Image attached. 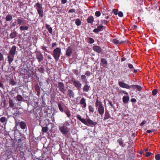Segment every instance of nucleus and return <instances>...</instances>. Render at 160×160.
Wrapping results in <instances>:
<instances>
[{
  "instance_id": "nucleus-1",
  "label": "nucleus",
  "mask_w": 160,
  "mask_h": 160,
  "mask_svg": "<svg viewBox=\"0 0 160 160\" xmlns=\"http://www.w3.org/2000/svg\"><path fill=\"white\" fill-rule=\"evenodd\" d=\"M77 118L78 120H79L82 123L87 126L91 125L95 126L97 124V122H93L89 118L87 119L86 121L85 119L82 118H81V116L79 115H77Z\"/></svg>"
},
{
  "instance_id": "nucleus-2",
  "label": "nucleus",
  "mask_w": 160,
  "mask_h": 160,
  "mask_svg": "<svg viewBox=\"0 0 160 160\" xmlns=\"http://www.w3.org/2000/svg\"><path fill=\"white\" fill-rule=\"evenodd\" d=\"M61 53V49L60 48H57L53 50L52 55L56 62H57L59 59Z\"/></svg>"
},
{
  "instance_id": "nucleus-3",
  "label": "nucleus",
  "mask_w": 160,
  "mask_h": 160,
  "mask_svg": "<svg viewBox=\"0 0 160 160\" xmlns=\"http://www.w3.org/2000/svg\"><path fill=\"white\" fill-rule=\"evenodd\" d=\"M35 6L36 7V8L39 17L41 18H42L44 15V12L42 9V5L39 2H38L36 4Z\"/></svg>"
},
{
  "instance_id": "nucleus-4",
  "label": "nucleus",
  "mask_w": 160,
  "mask_h": 160,
  "mask_svg": "<svg viewBox=\"0 0 160 160\" xmlns=\"http://www.w3.org/2000/svg\"><path fill=\"white\" fill-rule=\"evenodd\" d=\"M59 130L61 133L64 135L67 134L68 132L69 131L70 129L64 126L59 127Z\"/></svg>"
},
{
  "instance_id": "nucleus-5",
  "label": "nucleus",
  "mask_w": 160,
  "mask_h": 160,
  "mask_svg": "<svg viewBox=\"0 0 160 160\" xmlns=\"http://www.w3.org/2000/svg\"><path fill=\"white\" fill-rule=\"evenodd\" d=\"M34 70L33 67L29 68L27 71L26 73L28 77H32L34 75Z\"/></svg>"
},
{
  "instance_id": "nucleus-6",
  "label": "nucleus",
  "mask_w": 160,
  "mask_h": 160,
  "mask_svg": "<svg viewBox=\"0 0 160 160\" xmlns=\"http://www.w3.org/2000/svg\"><path fill=\"white\" fill-rule=\"evenodd\" d=\"M58 87L59 90L63 93L64 94L66 90L64 89V84L62 82H60L58 83Z\"/></svg>"
},
{
  "instance_id": "nucleus-7",
  "label": "nucleus",
  "mask_w": 160,
  "mask_h": 160,
  "mask_svg": "<svg viewBox=\"0 0 160 160\" xmlns=\"http://www.w3.org/2000/svg\"><path fill=\"white\" fill-rule=\"evenodd\" d=\"M72 81L73 82L74 86L77 89H80L81 88L82 84L79 81L73 79L72 80Z\"/></svg>"
},
{
  "instance_id": "nucleus-8",
  "label": "nucleus",
  "mask_w": 160,
  "mask_h": 160,
  "mask_svg": "<svg viewBox=\"0 0 160 160\" xmlns=\"http://www.w3.org/2000/svg\"><path fill=\"white\" fill-rule=\"evenodd\" d=\"M15 55V54L8 53L7 58H8V61L9 64H11L13 60Z\"/></svg>"
},
{
  "instance_id": "nucleus-9",
  "label": "nucleus",
  "mask_w": 160,
  "mask_h": 160,
  "mask_svg": "<svg viewBox=\"0 0 160 160\" xmlns=\"http://www.w3.org/2000/svg\"><path fill=\"white\" fill-rule=\"evenodd\" d=\"M118 85L120 87L126 89H129L131 88L128 84L121 81L119 82Z\"/></svg>"
},
{
  "instance_id": "nucleus-10",
  "label": "nucleus",
  "mask_w": 160,
  "mask_h": 160,
  "mask_svg": "<svg viewBox=\"0 0 160 160\" xmlns=\"http://www.w3.org/2000/svg\"><path fill=\"white\" fill-rule=\"evenodd\" d=\"M93 50L95 52L98 53H100L102 51V49L98 46H94L92 47Z\"/></svg>"
},
{
  "instance_id": "nucleus-11",
  "label": "nucleus",
  "mask_w": 160,
  "mask_h": 160,
  "mask_svg": "<svg viewBox=\"0 0 160 160\" xmlns=\"http://www.w3.org/2000/svg\"><path fill=\"white\" fill-rule=\"evenodd\" d=\"M72 52V49L70 46H68L67 48L65 55L68 57H69Z\"/></svg>"
},
{
  "instance_id": "nucleus-12",
  "label": "nucleus",
  "mask_w": 160,
  "mask_h": 160,
  "mask_svg": "<svg viewBox=\"0 0 160 160\" xmlns=\"http://www.w3.org/2000/svg\"><path fill=\"white\" fill-rule=\"evenodd\" d=\"M36 57L39 62L43 60V55L42 53L40 52L37 54Z\"/></svg>"
},
{
  "instance_id": "nucleus-13",
  "label": "nucleus",
  "mask_w": 160,
  "mask_h": 160,
  "mask_svg": "<svg viewBox=\"0 0 160 160\" xmlns=\"http://www.w3.org/2000/svg\"><path fill=\"white\" fill-rule=\"evenodd\" d=\"M104 26L102 25L98 26L97 28L93 30V31L95 33H98L99 32L101 31L103 29Z\"/></svg>"
},
{
  "instance_id": "nucleus-14",
  "label": "nucleus",
  "mask_w": 160,
  "mask_h": 160,
  "mask_svg": "<svg viewBox=\"0 0 160 160\" xmlns=\"http://www.w3.org/2000/svg\"><path fill=\"white\" fill-rule=\"evenodd\" d=\"M86 99L84 98H82L80 101V104L81 105H83L82 108H85L86 107L87 104L86 102Z\"/></svg>"
},
{
  "instance_id": "nucleus-15",
  "label": "nucleus",
  "mask_w": 160,
  "mask_h": 160,
  "mask_svg": "<svg viewBox=\"0 0 160 160\" xmlns=\"http://www.w3.org/2000/svg\"><path fill=\"white\" fill-rule=\"evenodd\" d=\"M104 111V108L102 105L98 107V113L101 116H102L103 114Z\"/></svg>"
},
{
  "instance_id": "nucleus-16",
  "label": "nucleus",
  "mask_w": 160,
  "mask_h": 160,
  "mask_svg": "<svg viewBox=\"0 0 160 160\" xmlns=\"http://www.w3.org/2000/svg\"><path fill=\"white\" fill-rule=\"evenodd\" d=\"M130 87L133 89H136L138 91H141L142 89L141 86L137 85H132L130 86Z\"/></svg>"
},
{
  "instance_id": "nucleus-17",
  "label": "nucleus",
  "mask_w": 160,
  "mask_h": 160,
  "mask_svg": "<svg viewBox=\"0 0 160 160\" xmlns=\"http://www.w3.org/2000/svg\"><path fill=\"white\" fill-rule=\"evenodd\" d=\"M17 47L15 46H13L10 50L9 53L15 54Z\"/></svg>"
},
{
  "instance_id": "nucleus-18",
  "label": "nucleus",
  "mask_w": 160,
  "mask_h": 160,
  "mask_svg": "<svg viewBox=\"0 0 160 160\" xmlns=\"http://www.w3.org/2000/svg\"><path fill=\"white\" fill-rule=\"evenodd\" d=\"M87 20L88 23L92 24L94 21V18L93 16L91 15L88 17Z\"/></svg>"
},
{
  "instance_id": "nucleus-19",
  "label": "nucleus",
  "mask_w": 160,
  "mask_h": 160,
  "mask_svg": "<svg viewBox=\"0 0 160 160\" xmlns=\"http://www.w3.org/2000/svg\"><path fill=\"white\" fill-rule=\"evenodd\" d=\"M110 118V115L108 111H105L103 120H105Z\"/></svg>"
},
{
  "instance_id": "nucleus-20",
  "label": "nucleus",
  "mask_w": 160,
  "mask_h": 160,
  "mask_svg": "<svg viewBox=\"0 0 160 160\" xmlns=\"http://www.w3.org/2000/svg\"><path fill=\"white\" fill-rule=\"evenodd\" d=\"M45 26L46 29L48 30V32L51 34L52 33V27L50 26V25L46 23L45 24Z\"/></svg>"
},
{
  "instance_id": "nucleus-21",
  "label": "nucleus",
  "mask_w": 160,
  "mask_h": 160,
  "mask_svg": "<svg viewBox=\"0 0 160 160\" xmlns=\"http://www.w3.org/2000/svg\"><path fill=\"white\" fill-rule=\"evenodd\" d=\"M90 88V86H88L87 84L85 85L83 88V92H88Z\"/></svg>"
},
{
  "instance_id": "nucleus-22",
  "label": "nucleus",
  "mask_w": 160,
  "mask_h": 160,
  "mask_svg": "<svg viewBox=\"0 0 160 160\" xmlns=\"http://www.w3.org/2000/svg\"><path fill=\"white\" fill-rule=\"evenodd\" d=\"M96 102L95 103V105L96 107H99L102 105V103L100 101H99L98 100V97H97L96 99Z\"/></svg>"
},
{
  "instance_id": "nucleus-23",
  "label": "nucleus",
  "mask_w": 160,
  "mask_h": 160,
  "mask_svg": "<svg viewBox=\"0 0 160 160\" xmlns=\"http://www.w3.org/2000/svg\"><path fill=\"white\" fill-rule=\"evenodd\" d=\"M17 34L18 33L17 32L15 31H14L13 32L10 34L9 35L10 37L11 38L13 39L17 37Z\"/></svg>"
},
{
  "instance_id": "nucleus-24",
  "label": "nucleus",
  "mask_w": 160,
  "mask_h": 160,
  "mask_svg": "<svg viewBox=\"0 0 160 160\" xmlns=\"http://www.w3.org/2000/svg\"><path fill=\"white\" fill-rule=\"evenodd\" d=\"M129 97L128 96H124L122 98V101L124 103H127L129 100Z\"/></svg>"
},
{
  "instance_id": "nucleus-25",
  "label": "nucleus",
  "mask_w": 160,
  "mask_h": 160,
  "mask_svg": "<svg viewBox=\"0 0 160 160\" xmlns=\"http://www.w3.org/2000/svg\"><path fill=\"white\" fill-rule=\"evenodd\" d=\"M19 125L21 128L22 129H25L26 127V123L23 121L20 122Z\"/></svg>"
},
{
  "instance_id": "nucleus-26",
  "label": "nucleus",
  "mask_w": 160,
  "mask_h": 160,
  "mask_svg": "<svg viewBox=\"0 0 160 160\" xmlns=\"http://www.w3.org/2000/svg\"><path fill=\"white\" fill-rule=\"evenodd\" d=\"M35 89L37 92V95H38L40 93V88L38 85H35Z\"/></svg>"
},
{
  "instance_id": "nucleus-27",
  "label": "nucleus",
  "mask_w": 160,
  "mask_h": 160,
  "mask_svg": "<svg viewBox=\"0 0 160 160\" xmlns=\"http://www.w3.org/2000/svg\"><path fill=\"white\" fill-rule=\"evenodd\" d=\"M117 142L119 143V145L122 147H124V145H123V140H122V138H120L118 139Z\"/></svg>"
},
{
  "instance_id": "nucleus-28",
  "label": "nucleus",
  "mask_w": 160,
  "mask_h": 160,
  "mask_svg": "<svg viewBox=\"0 0 160 160\" xmlns=\"http://www.w3.org/2000/svg\"><path fill=\"white\" fill-rule=\"evenodd\" d=\"M24 21L25 20L22 19V18H18L17 20L18 24L19 25H21Z\"/></svg>"
},
{
  "instance_id": "nucleus-29",
  "label": "nucleus",
  "mask_w": 160,
  "mask_h": 160,
  "mask_svg": "<svg viewBox=\"0 0 160 160\" xmlns=\"http://www.w3.org/2000/svg\"><path fill=\"white\" fill-rule=\"evenodd\" d=\"M29 28L28 27L26 26H21L20 27L19 29L20 31H23L27 30Z\"/></svg>"
},
{
  "instance_id": "nucleus-30",
  "label": "nucleus",
  "mask_w": 160,
  "mask_h": 160,
  "mask_svg": "<svg viewBox=\"0 0 160 160\" xmlns=\"http://www.w3.org/2000/svg\"><path fill=\"white\" fill-rule=\"evenodd\" d=\"M68 95L69 97L71 98L73 97L74 94L72 90L69 89L68 91Z\"/></svg>"
},
{
  "instance_id": "nucleus-31",
  "label": "nucleus",
  "mask_w": 160,
  "mask_h": 160,
  "mask_svg": "<svg viewBox=\"0 0 160 160\" xmlns=\"http://www.w3.org/2000/svg\"><path fill=\"white\" fill-rule=\"evenodd\" d=\"M63 112L66 114L68 118H70L71 116V113L70 110L68 109L65 110Z\"/></svg>"
},
{
  "instance_id": "nucleus-32",
  "label": "nucleus",
  "mask_w": 160,
  "mask_h": 160,
  "mask_svg": "<svg viewBox=\"0 0 160 160\" xmlns=\"http://www.w3.org/2000/svg\"><path fill=\"white\" fill-rule=\"evenodd\" d=\"M12 19V16L10 14H8L6 16L5 19L7 21H11Z\"/></svg>"
},
{
  "instance_id": "nucleus-33",
  "label": "nucleus",
  "mask_w": 160,
  "mask_h": 160,
  "mask_svg": "<svg viewBox=\"0 0 160 160\" xmlns=\"http://www.w3.org/2000/svg\"><path fill=\"white\" fill-rule=\"evenodd\" d=\"M113 42L116 44H121L124 42V41L119 42V41L116 39H114L113 40Z\"/></svg>"
},
{
  "instance_id": "nucleus-34",
  "label": "nucleus",
  "mask_w": 160,
  "mask_h": 160,
  "mask_svg": "<svg viewBox=\"0 0 160 160\" xmlns=\"http://www.w3.org/2000/svg\"><path fill=\"white\" fill-rule=\"evenodd\" d=\"M101 63L103 65H105L106 66H107L108 64V61L105 58H102L101 59Z\"/></svg>"
},
{
  "instance_id": "nucleus-35",
  "label": "nucleus",
  "mask_w": 160,
  "mask_h": 160,
  "mask_svg": "<svg viewBox=\"0 0 160 160\" xmlns=\"http://www.w3.org/2000/svg\"><path fill=\"white\" fill-rule=\"evenodd\" d=\"M88 108L89 112L93 113L94 111V107L91 105H89L88 107Z\"/></svg>"
},
{
  "instance_id": "nucleus-36",
  "label": "nucleus",
  "mask_w": 160,
  "mask_h": 160,
  "mask_svg": "<svg viewBox=\"0 0 160 160\" xmlns=\"http://www.w3.org/2000/svg\"><path fill=\"white\" fill-rule=\"evenodd\" d=\"M75 23L77 26H80L81 24V22L79 18H77L76 21Z\"/></svg>"
},
{
  "instance_id": "nucleus-37",
  "label": "nucleus",
  "mask_w": 160,
  "mask_h": 160,
  "mask_svg": "<svg viewBox=\"0 0 160 160\" xmlns=\"http://www.w3.org/2000/svg\"><path fill=\"white\" fill-rule=\"evenodd\" d=\"M16 98L17 100L19 101H22L23 99L22 96L20 95H18Z\"/></svg>"
},
{
  "instance_id": "nucleus-38",
  "label": "nucleus",
  "mask_w": 160,
  "mask_h": 160,
  "mask_svg": "<svg viewBox=\"0 0 160 160\" xmlns=\"http://www.w3.org/2000/svg\"><path fill=\"white\" fill-rule=\"evenodd\" d=\"M58 108L59 109V110L61 112H63L64 110H63V108L62 107V106L61 104L59 102L58 103Z\"/></svg>"
},
{
  "instance_id": "nucleus-39",
  "label": "nucleus",
  "mask_w": 160,
  "mask_h": 160,
  "mask_svg": "<svg viewBox=\"0 0 160 160\" xmlns=\"http://www.w3.org/2000/svg\"><path fill=\"white\" fill-rule=\"evenodd\" d=\"M88 42L90 44H92L94 42V40L92 38H88Z\"/></svg>"
},
{
  "instance_id": "nucleus-40",
  "label": "nucleus",
  "mask_w": 160,
  "mask_h": 160,
  "mask_svg": "<svg viewBox=\"0 0 160 160\" xmlns=\"http://www.w3.org/2000/svg\"><path fill=\"white\" fill-rule=\"evenodd\" d=\"M48 130V128L47 127H44L42 128V132L44 133L46 132Z\"/></svg>"
},
{
  "instance_id": "nucleus-41",
  "label": "nucleus",
  "mask_w": 160,
  "mask_h": 160,
  "mask_svg": "<svg viewBox=\"0 0 160 160\" xmlns=\"http://www.w3.org/2000/svg\"><path fill=\"white\" fill-rule=\"evenodd\" d=\"M9 105L11 108H12L14 106L13 101L11 99L9 100Z\"/></svg>"
},
{
  "instance_id": "nucleus-42",
  "label": "nucleus",
  "mask_w": 160,
  "mask_h": 160,
  "mask_svg": "<svg viewBox=\"0 0 160 160\" xmlns=\"http://www.w3.org/2000/svg\"><path fill=\"white\" fill-rule=\"evenodd\" d=\"M38 70L41 73H42L44 70V69L43 66H42L38 69Z\"/></svg>"
},
{
  "instance_id": "nucleus-43",
  "label": "nucleus",
  "mask_w": 160,
  "mask_h": 160,
  "mask_svg": "<svg viewBox=\"0 0 160 160\" xmlns=\"http://www.w3.org/2000/svg\"><path fill=\"white\" fill-rule=\"evenodd\" d=\"M81 79L83 80V82H85V81L87 80L86 77L84 75H82L81 77Z\"/></svg>"
},
{
  "instance_id": "nucleus-44",
  "label": "nucleus",
  "mask_w": 160,
  "mask_h": 160,
  "mask_svg": "<svg viewBox=\"0 0 160 160\" xmlns=\"http://www.w3.org/2000/svg\"><path fill=\"white\" fill-rule=\"evenodd\" d=\"M10 84L14 86L16 85L17 84V83L14 81V80L12 79L10 81Z\"/></svg>"
},
{
  "instance_id": "nucleus-45",
  "label": "nucleus",
  "mask_w": 160,
  "mask_h": 160,
  "mask_svg": "<svg viewBox=\"0 0 160 160\" xmlns=\"http://www.w3.org/2000/svg\"><path fill=\"white\" fill-rule=\"evenodd\" d=\"M6 120V118L4 117H2L0 119V121L2 123L5 122Z\"/></svg>"
},
{
  "instance_id": "nucleus-46",
  "label": "nucleus",
  "mask_w": 160,
  "mask_h": 160,
  "mask_svg": "<svg viewBox=\"0 0 160 160\" xmlns=\"http://www.w3.org/2000/svg\"><path fill=\"white\" fill-rule=\"evenodd\" d=\"M158 90L157 89H154L152 92V94L153 96H155L158 92Z\"/></svg>"
},
{
  "instance_id": "nucleus-47",
  "label": "nucleus",
  "mask_w": 160,
  "mask_h": 160,
  "mask_svg": "<svg viewBox=\"0 0 160 160\" xmlns=\"http://www.w3.org/2000/svg\"><path fill=\"white\" fill-rule=\"evenodd\" d=\"M155 159L156 160H160V154H158L155 156Z\"/></svg>"
},
{
  "instance_id": "nucleus-48",
  "label": "nucleus",
  "mask_w": 160,
  "mask_h": 160,
  "mask_svg": "<svg viewBox=\"0 0 160 160\" xmlns=\"http://www.w3.org/2000/svg\"><path fill=\"white\" fill-rule=\"evenodd\" d=\"M108 103L110 105V106L113 108L114 109L116 110V108L115 106L113 105L112 103V102L111 101H108Z\"/></svg>"
},
{
  "instance_id": "nucleus-49",
  "label": "nucleus",
  "mask_w": 160,
  "mask_h": 160,
  "mask_svg": "<svg viewBox=\"0 0 160 160\" xmlns=\"http://www.w3.org/2000/svg\"><path fill=\"white\" fill-rule=\"evenodd\" d=\"M152 154L151 152H147L146 153L144 154V156H145L146 157H149Z\"/></svg>"
},
{
  "instance_id": "nucleus-50",
  "label": "nucleus",
  "mask_w": 160,
  "mask_h": 160,
  "mask_svg": "<svg viewBox=\"0 0 160 160\" xmlns=\"http://www.w3.org/2000/svg\"><path fill=\"white\" fill-rule=\"evenodd\" d=\"M101 15V12L100 11H97L95 12V15L98 17H99Z\"/></svg>"
},
{
  "instance_id": "nucleus-51",
  "label": "nucleus",
  "mask_w": 160,
  "mask_h": 160,
  "mask_svg": "<svg viewBox=\"0 0 160 160\" xmlns=\"http://www.w3.org/2000/svg\"><path fill=\"white\" fill-rule=\"evenodd\" d=\"M80 72V71L78 72L77 70H75L74 72V74L76 76H78L79 75Z\"/></svg>"
},
{
  "instance_id": "nucleus-52",
  "label": "nucleus",
  "mask_w": 160,
  "mask_h": 160,
  "mask_svg": "<svg viewBox=\"0 0 160 160\" xmlns=\"http://www.w3.org/2000/svg\"><path fill=\"white\" fill-rule=\"evenodd\" d=\"M4 60V57L3 54L0 52V61H2Z\"/></svg>"
},
{
  "instance_id": "nucleus-53",
  "label": "nucleus",
  "mask_w": 160,
  "mask_h": 160,
  "mask_svg": "<svg viewBox=\"0 0 160 160\" xmlns=\"http://www.w3.org/2000/svg\"><path fill=\"white\" fill-rule=\"evenodd\" d=\"M118 16L120 17H122L123 16V13L121 11L119 12L118 13Z\"/></svg>"
},
{
  "instance_id": "nucleus-54",
  "label": "nucleus",
  "mask_w": 160,
  "mask_h": 160,
  "mask_svg": "<svg viewBox=\"0 0 160 160\" xmlns=\"http://www.w3.org/2000/svg\"><path fill=\"white\" fill-rule=\"evenodd\" d=\"M91 74V72L90 71H87L85 72V75H87V76H90Z\"/></svg>"
},
{
  "instance_id": "nucleus-55",
  "label": "nucleus",
  "mask_w": 160,
  "mask_h": 160,
  "mask_svg": "<svg viewBox=\"0 0 160 160\" xmlns=\"http://www.w3.org/2000/svg\"><path fill=\"white\" fill-rule=\"evenodd\" d=\"M75 12V10L74 9H70L68 11V13H73Z\"/></svg>"
},
{
  "instance_id": "nucleus-56",
  "label": "nucleus",
  "mask_w": 160,
  "mask_h": 160,
  "mask_svg": "<svg viewBox=\"0 0 160 160\" xmlns=\"http://www.w3.org/2000/svg\"><path fill=\"white\" fill-rule=\"evenodd\" d=\"M118 10L115 9H113V12L115 15H117L118 14Z\"/></svg>"
},
{
  "instance_id": "nucleus-57",
  "label": "nucleus",
  "mask_w": 160,
  "mask_h": 160,
  "mask_svg": "<svg viewBox=\"0 0 160 160\" xmlns=\"http://www.w3.org/2000/svg\"><path fill=\"white\" fill-rule=\"evenodd\" d=\"M146 123V121L145 120H143L142 121L140 124L141 126H143Z\"/></svg>"
},
{
  "instance_id": "nucleus-58",
  "label": "nucleus",
  "mask_w": 160,
  "mask_h": 160,
  "mask_svg": "<svg viewBox=\"0 0 160 160\" xmlns=\"http://www.w3.org/2000/svg\"><path fill=\"white\" fill-rule=\"evenodd\" d=\"M128 67L130 68V69H132L133 68V65L131 64V63H129L128 64Z\"/></svg>"
},
{
  "instance_id": "nucleus-59",
  "label": "nucleus",
  "mask_w": 160,
  "mask_h": 160,
  "mask_svg": "<svg viewBox=\"0 0 160 160\" xmlns=\"http://www.w3.org/2000/svg\"><path fill=\"white\" fill-rule=\"evenodd\" d=\"M101 22L102 24H106L107 23V21L105 20H101Z\"/></svg>"
},
{
  "instance_id": "nucleus-60",
  "label": "nucleus",
  "mask_w": 160,
  "mask_h": 160,
  "mask_svg": "<svg viewBox=\"0 0 160 160\" xmlns=\"http://www.w3.org/2000/svg\"><path fill=\"white\" fill-rule=\"evenodd\" d=\"M131 101L133 102H136L137 100L136 99L134 98H132L131 99Z\"/></svg>"
},
{
  "instance_id": "nucleus-61",
  "label": "nucleus",
  "mask_w": 160,
  "mask_h": 160,
  "mask_svg": "<svg viewBox=\"0 0 160 160\" xmlns=\"http://www.w3.org/2000/svg\"><path fill=\"white\" fill-rule=\"evenodd\" d=\"M57 44L56 42L53 43L52 44V48H54L57 45Z\"/></svg>"
},
{
  "instance_id": "nucleus-62",
  "label": "nucleus",
  "mask_w": 160,
  "mask_h": 160,
  "mask_svg": "<svg viewBox=\"0 0 160 160\" xmlns=\"http://www.w3.org/2000/svg\"><path fill=\"white\" fill-rule=\"evenodd\" d=\"M61 2L62 4H64L67 2V0H61Z\"/></svg>"
},
{
  "instance_id": "nucleus-63",
  "label": "nucleus",
  "mask_w": 160,
  "mask_h": 160,
  "mask_svg": "<svg viewBox=\"0 0 160 160\" xmlns=\"http://www.w3.org/2000/svg\"><path fill=\"white\" fill-rule=\"evenodd\" d=\"M126 60V58L125 57H123L121 58V62H123L125 61Z\"/></svg>"
},
{
  "instance_id": "nucleus-64",
  "label": "nucleus",
  "mask_w": 160,
  "mask_h": 160,
  "mask_svg": "<svg viewBox=\"0 0 160 160\" xmlns=\"http://www.w3.org/2000/svg\"><path fill=\"white\" fill-rule=\"evenodd\" d=\"M17 23L16 22H13L12 24V26L14 27L16 25Z\"/></svg>"
}]
</instances>
